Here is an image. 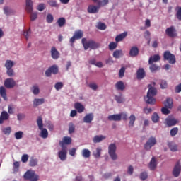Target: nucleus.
<instances>
[{
    "mask_svg": "<svg viewBox=\"0 0 181 181\" xmlns=\"http://www.w3.org/2000/svg\"><path fill=\"white\" fill-rule=\"evenodd\" d=\"M125 74V67H122L120 70L119 71V77L120 78H122Z\"/></svg>",
    "mask_w": 181,
    "mask_h": 181,
    "instance_id": "56",
    "label": "nucleus"
},
{
    "mask_svg": "<svg viewBox=\"0 0 181 181\" xmlns=\"http://www.w3.org/2000/svg\"><path fill=\"white\" fill-rule=\"evenodd\" d=\"M107 118L109 121H121V115L119 114L109 115Z\"/></svg>",
    "mask_w": 181,
    "mask_h": 181,
    "instance_id": "29",
    "label": "nucleus"
},
{
    "mask_svg": "<svg viewBox=\"0 0 181 181\" xmlns=\"http://www.w3.org/2000/svg\"><path fill=\"white\" fill-rule=\"evenodd\" d=\"M31 91L34 94V95H37L39 93H40V89L39 88V86L37 85H33L31 88Z\"/></svg>",
    "mask_w": 181,
    "mask_h": 181,
    "instance_id": "36",
    "label": "nucleus"
},
{
    "mask_svg": "<svg viewBox=\"0 0 181 181\" xmlns=\"http://www.w3.org/2000/svg\"><path fill=\"white\" fill-rule=\"evenodd\" d=\"M135 121H136V117L134 116V115H131L129 117V127H134V124H135Z\"/></svg>",
    "mask_w": 181,
    "mask_h": 181,
    "instance_id": "35",
    "label": "nucleus"
},
{
    "mask_svg": "<svg viewBox=\"0 0 181 181\" xmlns=\"http://www.w3.org/2000/svg\"><path fill=\"white\" fill-rule=\"evenodd\" d=\"M117 146L115 144H110L109 147H108V153L112 159V160H117L118 158V156H117Z\"/></svg>",
    "mask_w": 181,
    "mask_h": 181,
    "instance_id": "5",
    "label": "nucleus"
},
{
    "mask_svg": "<svg viewBox=\"0 0 181 181\" xmlns=\"http://www.w3.org/2000/svg\"><path fill=\"white\" fill-rule=\"evenodd\" d=\"M26 11L28 13L33 11V1L32 0H26Z\"/></svg>",
    "mask_w": 181,
    "mask_h": 181,
    "instance_id": "20",
    "label": "nucleus"
},
{
    "mask_svg": "<svg viewBox=\"0 0 181 181\" xmlns=\"http://www.w3.org/2000/svg\"><path fill=\"white\" fill-rule=\"evenodd\" d=\"M6 74L8 77H13V76H15V72L13 71V69H12V68L7 69Z\"/></svg>",
    "mask_w": 181,
    "mask_h": 181,
    "instance_id": "55",
    "label": "nucleus"
},
{
    "mask_svg": "<svg viewBox=\"0 0 181 181\" xmlns=\"http://www.w3.org/2000/svg\"><path fill=\"white\" fill-rule=\"evenodd\" d=\"M81 42L85 50H88V49L95 50V49H98L100 46V43L96 42L93 40L87 41L86 38H82Z\"/></svg>",
    "mask_w": 181,
    "mask_h": 181,
    "instance_id": "2",
    "label": "nucleus"
},
{
    "mask_svg": "<svg viewBox=\"0 0 181 181\" xmlns=\"http://www.w3.org/2000/svg\"><path fill=\"white\" fill-rule=\"evenodd\" d=\"M166 124L168 125V127H175V125H176V124H177V122H179V121H177V119L173 118V119H166Z\"/></svg>",
    "mask_w": 181,
    "mask_h": 181,
    "instance_id": "25",
    "label": "nucleus"
},
{
    "mask_svg": "<svg viewBox=\"0 0 181 181\" xmlns=\"http://www.w3.org/2000/svg\"><path fill=\"white\" fill-rule=\"evenodd\" d=\"M140 179L141 180H146L148 179V173L146 172H142L140 174Z\"/></svg>",
    "mask_w": 181,
    "mask_h": 181,
    "instance_id": "53",
    "label": "nucleus"
},
{
    "mask_svg": "<svg viewBox=\"0 0 181 181\" xmlns=\"http://www.w3.org/2000/svg\"><path fill=\"white\" fill-rule=\"evenodd\" d=\"M180 173L181 164L180 161H177L173 169L172 174L174 177H179V176H180Z\"/></svg>",
    "mask_w": 181,
    "mask_h": 181,
    "instance_id": "8",
    "label": "nucleus"
},
{
    "mask_svg": "<svg viewBox=\"0 0 181 181\" xmlns=\"http://www.w3.org/2000/svg\"><path fill=\"white\" fill-rule=\"evenodd\" d=\"M46 21L47 23H53V21H54V17H53V15L49 13L47 15Z\"/></svg>",
    "mask_w": 181,
    "mask_h": 181,
    "instance_id": "47",
    "label": "nucleus"
},
{
    "mask_svg": "<svg viewBox=\"0 0 181 181\" xmlns=\"http://www.w3.org/2000/svg\"><path fill=\"white\" fill-rule=\"evenodd\" d=\"M164 60H168L170 64H175L176 63V57L175 54L170 53V51H165L163 54Z\"/></svg>",
    "mask_w": 181,
    "mask_h": 181,
    "instance_id": "6",
    "label": "nucleus"
},
{
    "mask_svg": "<svg viewBox=\"0 0 181 181\" xmlns=\"http://www.w3.org/2000/svg\"><path fill=\"white\" fill-rule=\"evenodd\" d=\"M149 69L151 73H156V71H158V70H160V66L155 64H150Z\"/></svg>",
    "mask_w": 181,
    "mask_h": 181,
    "instance_id": "34",
    "label": "nucleus"
},
{
    "mask_svg": "<svg viewBox=\"0 0 181 181\" xmlns=\"http://www.w3.org/2000/svg\"><path fill=\"white\" fill-rule=\"evenodd\" d=\"M16 86V82L13 78H9L4 81V87L6 88H13Z\"/></svg>",
    "mask_w": 181,
    "mask_h": 181,
    "instance_id": "10",
    "label": "nucleus"
},
{
    "mask_svg": "<svg viewBox=\"0 0 181 181\" xmlns=\"http://www.w3.org/2000/svg\"><path fill=\"white\" fill-rule=\"evenodd\" d=\"M100 7L98 6L89 5L87 9L88 13H98Z\"/></svg>",
    "mask_w": 181,
    "mask_h": 181,
    "instance_id": "12",
    "label": "nucleus"
},
{
    "mask_svg": "<svg viewBox=\"0 0 181 181\" xmlns=\"http://www.w3.org/2000/svg\"><path fill=\"white\" fill-rule=\"evenodd\" d=\"M30 19L31 21H36V19H37V12L31 13Z\"/></svg>",
    "mask_w": 181,
    "mask_h": 181,
    "instance_id": "64",
    "label": "nucleus"
},
{
    "mask_svg": "<svg viewBox=\"0 0 181 181\" xmlns=\"http://www.w3.org/2000/svg\"><path fill=\"white\" fill-rule=\"evenodd\" d=\"M116 90L124 91L125 90V84L122 82V81H119L115 83Z\"/></svg>",
    "mask_w": 181,
    "mask_h": 181,
    "instance_id": "23",
    "label": "nucleus"
},
{
    "mask_svg": "<svg viewBox=\"0 0 181 181\" xmlns=\"http://www.w3.org/2000/svg\"><path fill=\"white\" fill-rule=\"evenodd\" d=\"M6 69H12L13 67V61L11 60H6L5 63Z\"/></svg>",
    "mask_w": 181,
    "mask_h": 181,
    "instance_id": "43",
    "label": "nucleus"
},
{
    "mask_svg": "<svg viewBox=\"0 0 181 181\" xmlns=\"http://www.w3.org/2000/svg\"><path fill=\"white\" fill-rule=\"evenodd\" d=\"M52 74H57L59 73V67L57 65H52L45 71V75L47 77H50Z\"/></svg>",
    "mask_w": 181,
    "mask_h": 181,
    "instance_id": "9",
    "label": "nucleus"
},
{
    "mask_svg": "<svg viewBox=\"0 0 181 181\" xmlns=\"http://www.w3.org/2000/svg\"><path fill=\"white\" fill-rule=\"evenodd\" d=\"M57 23L59 28H63L66 25V18L64 17H61L57 19Z\"/></svg>",
    "mask_w": 181,
    "mask_h": 181,
    "instance_id": "33",
    "label": "nucleus"
},
{
    "mask_svg": "<svg viewBox=\"0 0 181 181\" xmlns=\"http://www.w3.org/2000/svg\"><path fill=\"white\" fill-rule=\"evenodd\" d=\"M71 144V138L68 136H64L63 140L59 142L60 146L64 148V145H70Z\"/></svg>",
    "mask_w": 181,
    "mask_h": 181,
    "instance_id": "17",
    "label": "nucleus"
},
{
    "mask_svg": "<svg viewBox=\"0 0 181 181\" xmlns=\"http://www.w3.org/2000/svg\"><path fill=\"white\" fill-rule=\"evenodd\" d=\"M37 124L39 129L41 131L40 136L43 138V139H46V138L49 136V132H47V129L43 128V119H42V117L39 116L37 119Z\"/></svg>",
    "mask_w": 181,
    "mask_h": 181,
    "instance_id": "3",
    "label": "nucleus"
},
{
    "mask_svg": "<svg viewBox=\"0 0 181 181\" xmlns=\"http://www.w3.org/2000/svg\"><path fill=\"white\" fill-rule=\"evenodd\" d=\"M136 74H137V76H136L137 79L142 80V78H144L146 76L145 70H144V68H139L137 70Z\"/></svg>",
    "mask_w": 181,
    "mask_h": 181,
    "instance_id": "21",
    "label": "nucleus"
},
{
    "mask_svg": "<svg viewBox=\"0 0 181 181\" xmlns=\"http://www.w3.org/2000/svg\"><path fill=\"white\" fill-rule=\"evenodd\" d=\"M63 86L62 82H57L54 85V88L57 90V91H59V90H62V88H63Z\"/></svg>",
    "mask_w": 181,
    "mask_h": 181,
    "instance_id": "52",
    "label": "nucleus"
},
{
    "mask_svg": "<svg viewBox=\"0 0 181 181\" xmlns=\"http://www.w3.org/2000/svg\"><path fill=\"white\" fill-rule=\"evenodd\" d=\"M120 120L123 119V121H127L128 119V115L126 112L119 113Z\"/></svg>",
    "mask_w": 181,
    "mask_h": 181,
    "instance_id": "58",
    "label": "nucleus"
},
{
    "mask_svg": "<svg viewBox=\"0 0 181 181\" xmlns=\"http://www.w3.org/2000/svg\"><path fill=\"white\" fill-rule=\"evenodd\" d=\"M115 100L119 104H121L122 103H124V98H122V95H115Z\"/></svg>",
    "mask_w": 181,
    "mask_h": 181,
    "instance_id": "49",
    "label": "nucleus"
},
{
    "mask_svg": "<svg viewBox=\"0 0 181 181\" xmlns=\"http://www.w3.org/2000/svg\"><path fill=\"white\" fill-rule=\"evenodd\" d=\"M51 56L54 60H57L60 57V53L56 49V47H52L51 48Z\"/></svg>",
    "mask_w": 181,
    "mask_h": 181,
    "instance_id": "15",
    "label": "nucleus"
},
{
    "mask_svg": "<svg viewBox=\"0 0 181 181\" xmlns=\"http://www.w3.org/2000/svg\"><path fill=\"white\" fill-rule=\"evenodd\" d=\"M0 95L4 100V101L8 100V96L6 95V89L4 86L0 87Z\"/></svg>",
    "mask_w": 181,
    "mask_h": 181,
    "instance_id": "26",
    "label": "nucleus"
},
{
    "mask_svg": "<svg viewBox=\"0 0 181 181\" xmlns=\"http://www.w3.org/2000/svg\"><path fill=\"white\" fill-rule=\"evenodd\" d=\"M165 33L169 37H176V36H177L176 28H175L173 26L166 28Z\"/></svg>",
    "mask_w": 181,
    "mask_h": 181,
    "instance_id": "11",
    "label": "nucleus"
},
{
    "mask_svg": "<svg viewBox=\"0 0 181 181\" xmlns=\"http://www.w3.org/2000/svg\"><path fill=\"white\" fill-rule=\"evenodd\" d=\"M45 103V98H35L33 101L34 107H38V105H42Z\"/></svg>",
    "mask_w": 181,
    "mask_h": 181,
    "instance_id": "31",
    "label": "nucleus"
},
{
    "mask_svg": "<svg viewBox=\"0 0 181 181\" xmlns=\"http://www.w3.org/2000/svg\"><path fill=\"white\" fill-rule=\"evenodd\" d=\"M29 165L32 168L37 166V160L33 157H31L29 163Z\"/></svg>",
    "mask_w": 181,
    "mask_h": 181,
    "instance_id": "40",
    "label": "nucleus"
},
{
    "mask_svg": "<svg viewBox=\"0 0 181 181\" xmlns=\"http://www.w3.org/2000/svg\"><path fill=\"white\" fill-rule=\"evenodd\" d=\"M48 4H49V6H52V8H59V4H57V1L54 0L48 1Z\"/></svg>",
    "mask_w": 181,
    "mask_h": 181,
    "instance_id": "50",
    "label": "nucleus"
},
{
    "mask_svg": "<svg viewBox=\"0 0 181 181\" xmlns=\"http://www.w3.org/2000/svg\"><path fill=\"white\" fill-rule=\"evenodd\" d=\"M94 119V114L88 113L83 117V122L86 124H91V122Z\"/></svg>",
    "mask_w": 181,
    "mask_h": 181,
    "instance_id": "19",
    "label": "nucleus"
},
{
    "mask_svg": "<svg viewBox=\"0 0 181 181\" xmlns=\"http://www.w3.org/2000/svg\"><path fill=\"white\" fill-rule=\"evenodd\" d=\"M148 168L150 170H155L156 168H158V162L156 161V158L155 157H152L148 164Z\"/></svg>",
    "mask_w": 181,
    "mask_h": 181,
    "instance_id": "13",
    "label": "nucleus"
},
{
    "mask_svg": "<svg viewBox=\"0 0 181 181\" xmlns=\"http://www.w3.org/2000/svg\"><path fill=\"white\" fill-rule=\"evenodd\" d=\"M24 179L30 181H37L39 180V175H36L34 170H28L24 174Z\"/></svg>",
    "mask_w": 181,
    "mask_h": 181,
    "instance_id": "4",
    "label": "nucleus"
},
{
    "mask_svg": "<svg viewBox=\"0 0 181 181\" xmlns=\"http://www.w3.org/2000/svg\"><path fill=\"white\" fill-rule=\"evenodd\" d=\"M151 121H153V122H154L155 124H156V122H159V115H158V113L154 112L151 117Z\"/></svg>",
    "mask_w": 181,
    "mask_h": 181,
    "instance_id": "42",
    "label": "nucleus"
},
{
    "mask_svg": "<svg viewBox=\"0 0 181 181\" xmlns=\"http://www.w3.org/2000/svg\"><path fill=\"white\" fill-rule=\"evenodd\" d=\"M108 0H99L98 6H99V8H101V6H105V5H108Z\"/></svg>",
    "mask_w": 181,
    "mask_h": 181,
    "instance_id": "51",
    "label": "nucleus"
},
{
    "mask_svg": "<svg viewBox=\"0 0 181 181\" xmlns=\"http://www.w3.org/2000/svg\"><path fill=\"white\" fill-rule=\"evenodd\" d=\"M30 34H31L30 30L24 31V33H23V36L25 37L26 40L29 39V36H30Z\"/></svg>",
    "mask_w": 181,
    "mask_h": 181,
    "instance_id": "62",
    "label": "nucleus"
},
{
    "mask_svg": "<svg viewBox=\"0 0 181 181\" xmlns=\"http://www.w3.org/2000/svg\"><path fill=\"white\" fill-rule=\"evenodd\" d=\"M75 37H76L77 40L81 39L83 36V33L81 30H78L75 32L74 35Z\"/></svg>",
    "mask_w": 181,
    "mask_h": 181,
    "instance_id": "38",
    "label": "nucleus"
},
{
    "mask_svg": "<svg viewBox=\"0 0 181 181\" xmlns=\"http://www.w3.org/2000/svg\"><path fill=\"white\" fill-rule=\"evenodd\" d=\"M101 148H97L96 151L93 152V156L96 159H98L101 156Z\"/></svg>",
    "mask_w": 181,
    "mask_h": 181,
    "instance_id": "41",
    "label": "nucleus"
},
{
    "mask_svg": "<svg viewBox=\"0 0 181 181\" xmlns=\"http://www.w3.org/2000/svg\"><path fill=\"white\" fill-rule=\"evenodd\" d=\"M179 132V128L177 127H174L173 128L170 132V136H175V135H177V133Z\"/></svg>",
    "mask_w": 181,
    "mask_h": 181,
    "instance_id": "48",
    "label": "nucleus"
},
{
    "mask_svg": "<svg viewBox=\"0 0 181 181\" xmlns=\"http://www.w3.org/2000/svg\"><path fill=\"white\" fill-rule=\"evenodd\" d=\"M28 160H29V155L28 154L23 155L21 157V162H23V163H26Z\"/></svg>",
    "mask_w": 181,
    "mask_h": 181,
    "instance_id": "54",
    "label": "nucleus"
},
{
    "mask_svg": "<svg viewBox=\"0 0 181 181\" xmlns=\"http://www.w3.org/2000/svg\"><path fill=\"white\" fill-rule=\"evenodd\" d=\"M74 108H75V110H77V111H78V112H79V114H81V112H83L84 110H86L84 106L80 103H76L74 104Z\"/></svg>",
    "mask_w": 181,
    "mask_h": 181,
    "instance_id": "24",
    "label": "nucleus"
},
{
    "mask_svg": "<svg viewBox=\"0 0 181 181\" xmlns=\"http://www.w3.org/2000/svg\"><path fill=\"white\" fill-rule=\"evenodd\" d=\"M2 132L4 135H10L11 132H12V128H11V127H6L2 129Z\"/></svg>",
    "mask_w": 181,
    "mask_h": 181,
    "instance_id": "44",
    "label": "nucleus"
},
{
    "mask_svg": "<svg viewBox=\"0 0 181 181\" xmlns=\"http://www.w3.org/2000/svg\"><path fill=\"white\" fill-rule=\"evenodd\" d=\"M13 110H15V107H13V105H8V114H13Z\"/></svg>",
    "mask_w": 181,
    "mask_h": 181,
    "instance_id": "63",
    "label": "nucleus"
},
{
    "mask_svg": "<svg viewBox=\"0 0 181 181\" xmlns=\"http://www.w3.org/2000/svg\"><path fill=\"white\" fill-rule=\"evenodd\" d=\"M58 156L62 161H64L66 159H67V151L66 150V148H62V150L58 153Z\"/></svg>",
    "mask_w": 181,
    "mask_h": 181,
    "instance_id": "14",
    "label": "nucleus"
},
{
    "mask_svg": "<svg viewBox=\"0 0 181 181\" xmlns=\"http://www.w3.org/2000/svg\"><path fill=\"white\" fill-rule=\"evenodd\" d=\"M90 155L91 152L90 151V150L87 148H84L83 150H82V156L83 158H90Z\"/></svg>",
    "mask_w": 181,
    "mask_h": 181,
    "instance_id": "37",
    "label": "nucleus"
},
{
    "mask_svg": "<svg viewBox=\"0 0 181 181\" xmlns=\"http://www.w3.org/2000/svg\"><path fill=\"white\" fill-rule=\"evenodd\" d=\"M98 29H100V30H105V29H107V26L104 23H100L98 25Z\"/></svg>",
    "mask_w": 181,
    "mask_h": 181,
    "instance_id": "57",
    "label": "nucleus"
},
{
    "mask_svg": "<svg viewBox=\"0 0 181 181\" xmlns=\"http://www.w3.org/2000/svg\"><path fill=\"white\" fill-rule=\"evenodd\" d=\"M160 60V56L159 54H155L150 57L148 59V64H153V63H156V62H159Z\"/></svg>",
    "mask_w": 181,
    "mask_h": 181,
    "instance_id": "22",
    "label": "nucleus"
},
{
    "mask_svg": "<svg viewBox=\"0 0 181 181\" xmlns=\"http://www.w3.org/2000/svg\"><path fill=\"white\" fill-rule=\"evenodd\" d=\"M129 54L131 57H136L139 54V49L137 47H132L130 49Z\"/></svg>",
    "mask_w": 181,
    "mask_h": 181,
    "instance_id": "18",
    "label": "nucleus"
},
{
    "mask_svg": "<svg viewBox=\"0 0 181 181\" xmlns=\"http://www.w3.org/2000/svg\"><path fill=\"white\" fill-rule=\"evenodd\" d=\"M121 56H122V50L117 49L113 52V57H115V59H119Z\"/></svg>",
    "mask_w": 181,
    "mask_h": 181,
    "instance_id": "39",
    "label": "nucleus"
},
{
    "mask_svg": "<svg viewBox=\"0 0 181 181\" xmlns=\"http://www.w3.org/2000/svg\"><path fill=\"white\" fill-rule=\"evenodd\" d=\"M156 138L151 136L148 141L145 143L144 148L146 151H151L153 146H155L156 144Z\"/></svg>",
    "mask_w": 181,
    "mask_h": 181,
    "instance_id": "7",
    "label": "nucleus"
},
{
    "mask_svg": "<svg viewBox=\"0 0 181 181\" xmlns=\"http://www.w3.org/2000/svg\"><path fill=\"white\" fill-rule=\"evenodd\" d=\"M127 35H128V33L124 32L116 36L115 37L116 42L118 43V42H122V40H124V39L127 37Z\"/></svg>",
    "mask_w": 181,
    "mask_h": 181,
    "instance_id": "27",
    "label": "nucleus"
},
{
    "mask_svg": "<svg viewBox=\"0 0 181 181\" xmlns=\"http://www.w3.org/2000/svg\"><path fill=\"white\" fill-rule=\"evenodd\" d=\"M25 117L26 116L25 115V114H23V113H18L17 115V119L18 121H22V119H25Z\"/></svg>",
    "mask_w": 181,
    "mask_h": 181,
    "instance_id": "61",
    "label": "nucleus"
},
{
    "mask_svg": "<svg viewBox=\"0 0 181 181\" xmlns=\"http://www.w3.org/2000/svg\"><path fill=\"white\" fill-rule=\"evenodd\" d=\"M168 146L172 152H176L177 151V144L175 142H169Z\"/></svg>",
    "mask_w": 181,
    "mask_h": 181,
    "instance_id": "30",
    "label": "nucleus"
},
{
    "mask_svg": "<svg viewBox=\"0 0 181 181\" xmlns=\"http://www.w3.org/2000/svg\"><path fill=\"white\" fill-rule=\"evenodd\" d=\"M165 107L172 109L173 107V100L171 98H168L165 103Z\"/></svg>",
    "mask_w": 181,
    "mask_h": 181,
    "instance_id": "32",
    "label": "nucleus"
},
{
    "mask_svg": "<svg viewBox=\"0 0 181 181\" xmlns=\"http://www.w3.org/2000/svg\"><path fill=\"white\" fill-rule=\"evenodd\" d=\"M76 131V126H74V124L73 123H69V134H73Z\"/></svg>",
    "mask_w": 181,
    "mask_h": 181,
    "instance_id": "46",
    "label": "nucleus"
},
{
    "mask_svg": "<svg viewBox=\"0 0 181 181\" xmlns=\"http://www.w3.org/2000/svg\"><path fill=\"white\" fill-rule=\"evenodd\" d=\"M148 90L147 92L146 97L144 98V100L146 103V104H151V105H155L156 103V99L153 98L155 95H156L158 90L153 87H152V85L148 84Z\"/></svg>",
    "mask_w": 181,
    "mask_h": 181,
    "instance_id": "1",
    "label": "nucleus"
},
{
    "mask_svg": "<svg viewBox=\"0 0 181 181\" xmlns=\"http://www.w3.org/2000/svg\"><path fill=\"white\" fill-rule=\"evenodd\" d=\"M46 6H45V4H40L37 7V11H39L40 12H42L43 11H45Z\"/></svg>",
    "mask_w": 181,
    "mask_h": 181,
    "instance_id": "59",
    "label": "nucleus"
},
{
    "mask_svg": "<svg viewBox=\"0 0 181 181\" xmlns=\"http://www.w3.org/2000/svg\"><path fill=\"white\" fill-rule=\"evenodd\" d=\"M104 139H105V136H103V135H96L93 137V142L94 144H98L100 142H101L102 141H104Z\"/></svg>",
    "mask_w": 181,
    "mask_h": 181,
    "instance_id": "28",
    "label": "nucleus"
},
{
    "mask_svg": "<svg viewBox=\"0 0 181 181\" xmlns=\"http://www.w3.org/2000/svg\"><path fill=\"white\" fill-rule=\"evenodd\" d=\"M9 115L8 112L3 111L0 115V124H4V121H8L9 119Z\"/></svg>",
    "mask_w": 181,
    "mask_h": 181,
    "instance_id": "16",
    "label": "nucleus"
},
{
    "mask_svg": "<svg viewBox=\"0 0 181 181\" xmlns=\"http://www.w3.org/2000/svg\"><path fill=\"white\" fill-rule=\"evenodd\" d=\"M14 136L16 139H22V138H23V132L19 131L16 132Z\"/></svg>",
    "mask_w": 181,
    "mask_h": 181,
    "instance_id": "45",
    "label": "nucleus"
},
{
    "mask_svg": "<svg viewBox=\"0 0 181 181\" xmlns=\"http://www.w3.org/2000/svg\"><path fill=\"white\" fill-rule=\"evenodd\" d=\"M115 49H117V43L112 42L109 44V49L110 50H115Z\"/></svg>",
    "mask_w": 181,
    "mask_h": 181,
    "instance_id": "60",
    "label": "nucleus"
}]
</instances>
